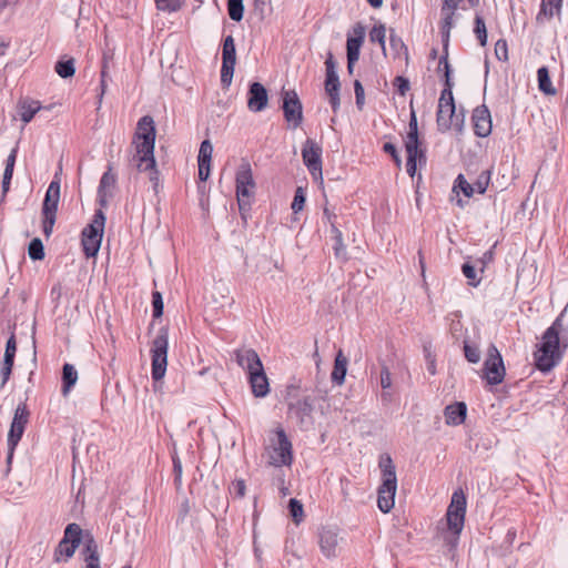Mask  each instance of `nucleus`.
<instances>
[{
	"label": "nucleus",
	"instance_id": "1",
	"mask_svg": "<svg viewBox=\"0 0 568 568\" xmlns=\"http://www.w3.org/2000/svg\"><path fill=\"white\" fill-rule=\"evenodd\" d=\"M132 144L135 153L130 160L131 163L136 166L138 171L149 173L153 189L158 192L159 172L154 159L155 125L152 116L144 115L139 120Z\"/></svg>",
	"mask_w": 568,
	"mask_h": 568
},
{
	"label": "nucleus",
	"instance_id": "2",
	"mask_svg": "<svg viewBox=\"0 0 568 568\" xmlns=\"http://www.w3.org/2000/svg\"><path fill=\"white\" fill-rule=\"evenodd\" d=\"M561 317L562 314L546 329L540 346L534 354L536 366L541 372H549L561 359L562 353L559 346V334L562 328Z\"/></svg>",
	"mask_w": 568,
	"mask_h": 568
},
{
	"label": "nucleus",
	"instance_id": "3",
	"mask_svg": "<svg viewBox=\"0 0 568 568\" xmlns=\"http://www.w3.org/2000/svg\"><path fill=\"white\" fill-rule=\"evenodd\" d=\"M379 467L383 473V483L378 488L377 505L381 511L388 513L394 507L397 489L395 466L389 456L381 459Z\"/></svg>",
	"mask_w": 568,
	"mask_h": 568
},
{
	"label": "nucleus",
	"instance_id": "4",
	"mask_svg": "<svg viewBox=\"0 0 568 568\" xmlns=\"http://www.w3.org/2000/svg\"><path fill=\"white\" fill-rule=\"evenodd\" d=\"M236 199L241 216L246 219V214L251 209V197L254 195L255 181L251 164L243 160L239 165L235 176Z\"/></svg>",
	"mask_w": 568,
	"mask_h": 568
},
{
	"label": "nucleus",
	"instance_id": "5",
	"mask_svg": "<svg viewBox=\"0 0 568 568\" xmlns=\"http://www.w3.org/2000/svg\"><path fill=\"white\" fill-rule=\"evenodd\" d=\"M83 538V529L75 523L69 524L63 532L62 539L59 541L54 550V561L57 564L67 562L75 550L80 547Z\"/></svg>",
	"mask_w": 568,
	"mask_h": 568
},
{
	"label": "nucleus",
	"instance_id": "6",
	"mask_svg": "<svg viewBox=\"0 0 568 568\" xmlns=\"http://www.w3.org/2000/svg\"><path fill=\"white\" fill-rule=\"evenodd\" d=\"M169 331L161 327L152 343V368L151 374L154 381H161L168 366Z\"/></svg>",
	"mask_w": 568,
	"mask_h": 568
},
{
	"label": "nucleus",
	"instance_id": "7",
	"mask_svg": "<svg viewBox=\"0 0 568 568\" xmlns=\"http://www.w3.org/2000/svg\"><path fill=\"white\" fill-rule=\"evenodd\" d=\"M466 497L462 489L453 493L450 504L447 508L446 519L448 529L453 534L452 546H455L458 535L462 532L465 523Z\"/></svg>",
	"mask_w": 568,
	"mask_h": 568
},
{
	"label": "nucleus",
	"instance_id": "8",
	"mask_svg": "<svg viewBox=\"0 0 568 568\" xmlns=\"http://www.w3.org/2000/svg\"><path fill=\"white\" fill-rule=\"evenodd\" d=\"M105 216L101 210L97 211L92 222L82 231V247L87 257L98 254L103 236Z\"/></svg>",
	"mask_w": 568,
	"mask_h": 568
},
{
	"label": "nucleus",
	"instance_id": "9",
	"mask_svg": "<svg viewBox=\"0 0 568 568\" xmlns=\"http://www.w3.org/2000/svg\"><path fill=\"white\" fill-rule=\"evenodd\" d=\"M314 400L311 396L298 397L288 403V417L301 428L307 429L313 425Z\"/></svg>",
	"mask_w": 568,
	"mask_h": 568
},
{
	"label": "nucleus",
	"instance_id": "10",
	"mask_svg": "<svg viewBox=\"0 0 568 568\" xmlns=\"http://www.w3.org/2000/svg\"><path fill=\"white\" fill-rule=\"evenodd\" d=\"M29 416L30 412L26 403H20L14 410V415L8 434L9 460L11 459L14 448L24 433L26 426L29 422Z\"/></svg>",
	"mask_w": 568,
	"mask_h": 568
},
{
	"label": "nucleus",
	"instance_id": "11",
	"mask_svg": "<svg viewBox=\"0 0 568 568\" xmlns=\"http://www.w3.org/2000/svg\"><path fill=\"white\" fill-rule=\"evenodd\" d=\"M503 357L495 345L488 348V355L484 363V378L489 385H499L505 378Z\"/></svg>",
	"mask_w": 568,
	"mask_h": 568
},
{
	"label": "nucleus",
	"instance_id": "12",
	"mask_svg": "<svg viewBox=\"0 0 568 568\" xmlns=\"http://www.w3.org/2000/svg\"><path fill=\"white\" fill-rule=\"evenodd\" d=\"M464 113H456L455 104L438 103L437 110V128L440 132H446L454 128L457 132H462L464 126Z\"/></svg>",
	"mask_w": 568,
	"mask_h": 568
},
{
	"label": "nucleus",
	"instance_id": "13",
	"mask_svg": "<svg viewBox=\"0 0 568 568\" xmlns=\"http://www.w3.org/2000/svg\"><path fill=\"white\" fill-rule=\"evenodd\" d=\"M277 443L270 453V464L275 467L291 466L293 462L292 443L283 428L276 429Z\"/></svg>",
	"mask_w": 568,
	"mask_h": 568
},
{
	"label": "nucleus",
	"instance_id": "14",
	"mask_svg": "<svg viewBox=\"0 0 568 568\" xmlns=\"http://www.w3.org/2000/svg\"><path fill=\"white\" fill-rule=\"evenodd\" d=\"M283 113L288 125L293 129L298 128L303 122V105L294 90L283 91Z\"/></svg>",
	"mask_w": 568,
	"mask_h": 568
},
{
	"label": "nucleus",
	"instance_id": "15",
	"mask_svg": "<svg viewBox=\"0 0 568 568\" xmlns=\"http://www.w3.org/2000/svg\"><path fill=\"white\" fill-rule=\"evenodd\" d=\"M342 530L336 526H325L318 532V545L322 554L327 557H336L339 551V545L344 541L341 536Z\"/></svg>",
	"mask_w": 568,
	"mask_h": 568
},
{
	"label": "nucleus",
	"instance_id": "16",
	"mask_svg": "<svg viewBox=\"0 0 568 568\" xmlns=\"http://www.w3.org/2000/svg\"><path fill=\"white\" fill-rule=\"evenodd\" d=\"M236 63V49L234 38L227 36L223 41L221 83L224 88L230 87Z\"/></svg>",
	"mask_w": 568,
	"mask_h": 568
},
{
	"label": "nucleus",
	"instance_id": "17",
	"mask_svg": "<svg viewBox=\"0 0 568 568\" xmlns=\"http://www.w3.org/2000/svg\"><path fill=\"white\" fill-rule=\"evenodd\" d=\"M305 166L314 179L322 178V148L312 139H307L302 149Z\"/></svg>",
	"mask_w": 568,
	"mask_h": 568
},
{
	"label": "nucleus",
	"instance_id": "18",
	"mask_svg": "<svg viewBox=\"0 0 568 568\" xmlns=\"http://www.w3.org/2000/svg\"><path fill=\"white\" fill-rule=\"evenodd\" d=\"M79 556L85 568H100V548L90 530H83Z\"/></svg>",
	"mask_w": 568,
	"mask_h": 568
},
{
	"label": "nucleus",
	"instance_id": "19",
	"mask_svg": "<svg viewBox=\"0 0 568 568\" xmlns=\"http://www.w3.org/2000/svg\"><path fill=\"white\" fill-rule=\"evenodd\" d=\"M268 94L265 87L260 82L250 84L247 92V108L252 112H261L267 106Z\"/></svg>",
	"mask_w": 568,
	"mask_h": 568
},
{
	"label": "nucleus",
	"instance_id": "20",
	"mask_svg": "<svg viewBox=\"0 0 568 568\" xmlns=\"http://www.w3.org/2000/svg\"><path fill=\"white\" fill-rule=\"evenodd\" d=\"M60 201V180L54 176V180L48 186L45 196L42 204V216H57L58 204Z\"/></svg>",
	"mask_w": 568,
	"mask_h": 568
},
{
	"label": "nucleus",
	"instance_id": "21",
	"mask_svg": "<svg viewBox=\"0 0 568 568\" xmlns=\"http://www.w3.org/2000/svg\"><path fill=\"white\" fill-rule=\"evenodd\" d=\"M474 132L477 136L486 138L491 132V116L486 105L477 106L473 112Z\"/></svg>",
	"mask_w": 568,
	"mask_h": 568
},
{
	"label": "nucleus",
	"instance_id": "22",
	"mask_svg": "<svg viewBox=\"0 0 568 568\" xmlns=\"http://www.w3.org/2000/svg\"><path fill=\"white\" fill-rule=\"evenodd\" d=\"M235 359L239 366L246 369L248 374L257 369L261 371L263 367L258 354L252 348L237 349L235 352Z\"/></svg>",
	"mask_w": 568,
	"mask_h": 568
},
{
	"label": "nucleus",
	"instance_id": "23",
	"mask_svg": "<svg viewBox=\"0 0 568 568\" xmlns=\"http://www.w3.org/2000/svg\"><path fill=\"white\" fill-rule=\"evenodd\" d=\"M115 183L116 176L112 173V169L109 168L108 171L103 173L98 189L99 202L102 206L108 204V200L112 196Z\"/></svg>",
	"mask_w": 568,
	"mask_h": 568
},
{
	"label": "nucleus",
	"instance_id": "24",
	"mask_svg": "<svg viewBox=\"0 0 568 568\" xmlns=\"http://www.w3.org/2000/svg\"><path fill=\"white\" fill-rule=\"evenodd\" d=\"M248 381L252 387V393L255 397H265L270 392V385L264 368L251 372Z\"/></svg>",
	"mask_w": 568,
	"mask_h": 568
},
{
	"label": "nucleus",
	"instance_id": "25",
	"mask_svg": "<svg viewBox=\"0 0 568 568\" xmlns=\"http://www.w3.org/2000/svg\"><path fill=\"white\" fill-rule=\"evenodd\" d=\"M353 37H348L346 41L347 58L359 59L361 47L365 39V28L357 23L353 28Z\"/></svg>",
	"mask_w": 568,
	"mask_h": 568
},
{
	"label": "nucleus",
	"instance_id": "26",
	"mask_svg": "<svg viewBox=\"0 0 568 568\" xmlns=\"http://www.w3.org/2000/svg\"><path fill=\"white\" fill-rule=\"evenodd\" d=\"M562 0H541L540 9L536 16V22L542 24L549 21L554 16L560 14Z\"/></svg>",
	"mask_w": 568,
	"mask_h": 568
},
{
	"label": "nucleus",
	"instance_id": "27",
	"mask_svg": "<svg viewBox=\"0 0 568 568\" xmlns=\"http://www.w3.org/2000/svg\"><path fill=\"white\" fill-rule=\"evenodd\" d=\"M467 414V406L464 402H456L446 406L444 410L447 425L457 426L464 423Z\"/></svg>",
	"mask_w": 568,
	"mask_h": 568
},
{
	"label": "nucleus",
	"instance_id": "28",
	"mask_svg": "<svg viewBox=\"0 0 568 568\" xmlns=\"http://www.w3.org/2000/svg\"><path fill=\"white\" fill-rule=\"evenodd\" d=\"M339 78L337 75H326L325 91L329 97V103L334 112H337L341 105L339 100Z\"/></svg>",
	"mask_w": 568,
	"mask_h": 568
},
{
	"label": "nucleus",
	"instance_id": "29",
	"mask_svg": "<svg viewBox=\"0 0 568 568\" xmlns=\"http://www.w3.org/2000/svg\"><path fill=\"white\" fill-rule=\"evenodd\" d=\"M407 152L406 171L410 178H414L417 169V161H426L425 152L418 148L405 146Z\"/></svg>",
	"mask_w": 568,
	"mask_h": 568
},
{
	"label": "nucleus",
	"instance_id": "30",
	"mask_svg": "<svg viewBox=\"0 0 568 568\" xmlns=\"http://www.w3.org/2000/svg\"><path fill=\"white\" fill-rule=\"evenodd\" d=\"M347 372V358L343 355L342 351H339L335 357L334 368L332 372V381L337 384L342 385L345 381Z\"/></svg>",
	"mask_w": 568,
	"mask_h": 568
},
{
	"label": "nucleus",
	"instance_id": "31",
	"mask_svg": "<svg viewBox=\"0 0 568 568\" xmlns=\"http://www.w3.org/2000/svg\"><path fill=\"white\" fill-rule=\"evenodd\" d=\"M389 48L394 59H399L402 55H404L406 60L408 59V49L394 29L389 30Z\"/></svg>",
	"mask_w": 568,
	"mask_h": 568
},
{
	"label": "nucleus",
	"instance_id": "32",
	"mask_svg": "<svg viewBox=\"0 0 568 568\" xmlns=\"http://www.w3.org/2000/svg\"><path fill=\"white\" fill-rule=\"evenodd\" d=\"M78 381V372L72 364L65 363L62 368V394L67 395Z\"/></svg>",
	"mask_w": 568,
	"mask_h": 568
},
{
	"label": "nucleus",
	"instance_id": "33",
	"mask_svg": "<svg viewBox=\"0 0 568 568\" xmlns=\"http://www.w3.org/2000/svg\"><path fill=\"white\" fill-rule=\"evenodd\" d=\"M418 123L415 111L410 110L409 123H408V133L405 140V146L418 148Z\"/></svg>",
	"mask_w": 568,
	"mask_h": 568
},
{
	"label": "nucleus",
	"instance_id": "34",
	"mask_svg": "<svg viewBox=\"0 0 568 568\" xmlns=\"http://www.w3.org/2000/svg\"><path fill=\"white\" fill-rule=\"evenodd\" d=\"M539 90L546 94H555L556 90L551 84L549 71L546 67H541L537 71Z\"/></svg>",
	"mask_w": 568,
	"mask_h": 568
},
{
	"label": "nucleus",
	"instance_id": "35",
	"mask_svg": "<svg viewBox=\"0 0 568 568\" xmlns=\"http://www.w3.org/2000/svg\"><path fill=\"white\" fill-rule=\"evenodd\" d=\"M453 191L456 193L463 192L465 196L470 197L475 193V187L463 174H458L454 182Z\"/></svg>",
	"mask_w": 568,
	"mask_h": 568
},
{
	"label": "nucleus",
	"instance_id": "36",
	"mask_svg": "<svg viewBox=\"0 0 568 568\" xmlns=\"http://www.w3.org/2000/svg\"><path fill=\"white\" fill-rule=\"evenodd\" d=\"M369 39L372 42H378L382 47L384 54H386V28L383 23L376 24L369 32Z\"/></svg>",
	"mask_w": 568,
	"mask_h": 568
},
{
	"label": "nucleus",
	"instance_id": "37",
	"mask_svg": "<svg viewBox=\"0 0 568 568\" xmlns=\"http://www.w3.org/2000/svg\"><path fill=\"white\" fill-rule=\"evenodd\" d=\"M29 257L33 261H41L44 258V246L40 239H33L28 246Z\"/></svg>",
	"mask_w": 568,
	"mask_h": 568
},
{
	"label": "nucleus",
	"instance_id": "38",
	"mask_svg": "<svg viewBox=\"0 0 568 568\" xmlns=\"http://www.w3.org/2000/svg\"><path fill=\"white\" fill-rule=\"evenodd\" d=\"M444 12H445V17H444L443 23H442V33H443L444 49H447L448 41H449V32L453 27V17H454L455 10H446Z\"/></svg>",
	"mask_w": 568,
	"mask_h": 568
},
{
	"label": "nucleus",
	"instance_id": "39",
	"mask_svg": "<svg viewBox=\"0 0 568 568\" xmlns=\"http://www.w3.org/2000/svg\"><path fill=\"white\" fill-rule=\"evenodd\" d=\"M227 11L233 21H241L244 13L243 0H227Z\"/></svg>",
	"mask_w": 568,
	"mask_h": 568
},
{
	"label": "nucleus",
	"instance_id": "40",
	"mask_svg": "<svg viewBox=\"0 0 568 568\" xmlns=\"http://www.w3.org/2000/svg\"><path fill=\"white\" fill-rule=\"evenodd\" d=\"M54 69L61 78H71L75 72L74 60L58 61Z\"/></svg>",
	"mask_w": 568,
	"mask_h": 568
},
{
	"label": "nucleus",
	"instance_id": "41",
	"mask_svg": "<svg viewBox=\"0 0 568 568\" xmlns=\"http://www.w3.org/2000/svg\"><path fill=\"white\" fill-rule=\"evenodd\" d=\"M39 110L38 102L23 103L20 106V118L24 123H29Z\"/></svg>",
	"mask_w": 568,
	"mask_h": 568
},
{
	"label": "nucleus",
	"instance_id": "42",
	"mask_svg": "<svg viewBox=\"0 0 568 568\" xmlns=\"http://www.w3.org/2000/svg\"><path fill=\"white\" fill-rule=\"evenodd\" d=\"M474 32H475L476 38L478 39L480 45H483V47L486 45V43H487L486 24H485L484 19L479 14H476V17H475Z\"/></svg>",
	"mask_w": 568,
	"mask_h": 568
},
{
	"label": "nucleus",
	"instance_id": "43",
	"mask_svg": "<svg viewBox=\"0 0 568 568\" xmlns=\"http://www.w3.org/2000/svg\"><path fill=\"white\" fill-rule=\"evenodd\" d=\"M288 510L295 524H300L303 520L304 510L301 501L295 498H291L288 501Z\"/></svg>",
	"mask_w": 568,
	"mask_h": 568
},
{
	"label": "nucleus",
	"instance_id": "44",
	"mask_svg": "<svg viewBox=\"0 0 568 568\" xmlns=\"http://www.w3.org/2000/svg\"><path fill=\"white\" fill-rule=\"evenodd\" d=\"M213 153L212 143L209 140L202 141L199 150L197 162L211 163Z\"/></svg>",
	"mask_w": 568,
	"mask_h": 568
},
{
	"label": "nucleus",
	"instance_id": "45",
	"mask_svg": "<svg viewBox=\"0 0 568 568\" xmlns=\"http://www.w3.org/2000/svg\"><path fill=\"white\" fill-rule=\"evenodd\" d=\"M16 352H17V342H16V336H14V334H12V335L8 338L7 344H6V351H4L3 362H4V363H11V364H13V363H14V357H16Z\"/></svg>",
	"mask_w": 568,
	"mask_h": 568
},
{
	"label": "nucleus",
	"instance_id": "46",
	"mask_svg": "<svg viewBox=\"0 0 568 568\" xmlns=\"http://www.w3.org/2000/svg\"><path fill=\"white\" fill-rule=\"evenodd\" d=\"M332 234H333V239L335 240V244H334L335 255L337 257H341V256L345 255V245L343 243V234L336 225H333Z\"/></svg>",
	"mask_w": 568,
	"mask_h": 568
},
{
	"label": "nucleus",
	"instance_id": "47",
	"mask_svg": "<svg viewBox=\"0 0 568 568\" xmlns=\"http://www.w3.org/2000/svg\"><path fill=\"white\" fill-rule=\"evenodd\" d=\"M463 274L468 280V284L471 286H477L480 283V278L477 275L475 266L469 263H464L462 266Z\"/></svg>",
	"mask_w": 568,
	"mask_h": 568
},
{
	"label": "nucleus",
	"instance_id": "48",
	"mask_svg": "<svg viewBox=\"0 0 568 568\" xmlns=\"http://www.w3.org/2000/svg\"><path fill=\"white\" fill-rule=\"evenodd\" d=\"M445 53L439 58L438 61V72L444 71L445 84L450 85V65L448 62V52L447 49H444Z\"/></svg>",
	"mask_w": 568,
	"mask_h": 568
},
{
	"label": "nucleus",
	"instance_id": "49",
	"mask_svg": "<svg viewBox=\"0 0 568 568\" xmlns=\"http://www.w3.org/2000/svg\"><path fill=\"white\" fill-rule=\"evenodd\" d=\"M489 180V171L481 172L476 182L473 184L475 187V193L484 194L488 187Z\"/></svg>",
	"mask_w": 568,
	"mask_h": 568
},
{
	"label": "nucleus",
	"instance_id": "50",
	"mask_svg": "<svg viewBox=\"0 0 568 568\" xmlns=\"http://www.w3.org/2000/svg\"><path fill=\"white\" fill-rule=\"evenodd\" d=\"M464 353H465L466 359L473 364H476L480 361V351L475 345H470L467 342H465Z\"/></svg>",
	"mask_w": 568,
	"mask_h": 568
},
{
	"label": "nucleus",
	"instance_id": "51",
	"mask_svg": "<svg viewBox=\"0 0 568 568\" xmlns=\"http://www.w3.org/2000/svg\"><path fill=\"white\" fill-rule=\"evenodd\" d=\"M152 307L154 318H159L163 315V297L162 294L158 291L152 293Z\"/></svg>",
	"mask_w": 568,
	"mask_h": 568
},
{
	"label": "nucleus",
	"instance_id": "52",
	"mask_svg": "<svg viewBox=\"0 0 568 568\" xmlns=\"http://www.w3.org/2000/svg\"><path fill=\"white\" fill-rule=\"evenodd\" d=\"M306 197L303 187H297L292 202V210L294 213H298L303 210Z\"/></svg>",
	"mask_w": 568,
	"mask_h": 568
},
{
	"label": "nucleus",
	"instance_id": "53",
	"mask_svg": "<svg viewBox=\"0 0 568 568\" xmlns=\"http://www.w3.org/2000/svg\"><path fill=\"white\" fill-rule=\"evenodd\" d=\"M495 54H496V58L499 61H507L508 60V45H507L506 40L499 39L495 43Z\"/></svg>",
	"mask_w": 568,
	"mask_h": 568
},
{
	"label": "nucleus",
	"instance_id": "54",
	"mask_svg": "<svg viewBox=\"0 0 568 568\" xmlns=\"http://www.w3.org/2000/svg\"><path fill=\"white\" fill-rule=\"evenodd\" d=\"M173 460V473H174V483L178 487L182 485V463L176 455L172 456Z\"/></svg>",
	"mask_w": 568,
	"mask_h": 568
},
{
	"label": "nucleus",
	"instance_id": "55",
	"mask_svg": "<svg viewBox=\"0 0 568 568\" xmlns=\"http://www.w3.org/2000/svg\"><path fill=\"white\" fill-rule=\"evenodd\" d=\"M393 83H394V87H396V89L400 95H405L407 93V91L410 89L408 79L405 77H402V75H397L394 79Z\"/></svg>",
	"mask_w": 568,
	"mask_h": 568
},
{
	"label": "nucleus",
	"instance_id": "56",
	"mask_svg": "<svg viewBox=\"0 0 568 568\" xmlns=\"http://www.w3.org/2000/svg\"><path fill=\"white\" fill-rule=\"evenodd\" d=\"M354 91H355L356 105L359 110H362L364 102H365V92H364V88L359 80H355Z\"/></svg>",
	"mask_w": 568,
	"mask_h": 568
},
{
	"label": "nucleus",
	"instance_id": "57",
	"mask_svg": "<svg viewBox=\"0 0 568 568\" xmlns=\"http://www.w3.org/2000/svg\"><path fill=\"white\" fill-rule=\"evenodd\" d=\"M231 494H234L237 498H243L245 496L246 485L243 479H236L232 483L230 488Z\"/></svg>",
	"mask_w": 568,
	"mask_h": 568
},
{
	"label": "nucleus",
	"instance_id": "58",
	"mask_svg": "<svg viewBox=\"0 0 568 568\" xmlns=\"http://www.w3.org/2000/svg\"><path fill=\"white\" fill-rule=\"evenodd\" d=\"M381 386L384 390L390 388V386H392L390 372H389L388 367L385 365L382 366V369H381Z\"/></svg>",
	"mask_w": 568,
	"mask_h": 568
},
{
	"label": "nucleus",
	"instance_id": "59",
	"mask_svg": "<svg viewBox=\"0 0 568 568\" xmlns=\"http://www.w3.org/2000/svg\"><path fill=\"white\" fill-rule=\"evenodd\" d=\"M452 88H453V82L452 81H450V85L449 87L445 84V88H444V90L440 93V98H439L438 103L447 102V103H450V104H455Z\"/></svg>",
	"mask_w": 568,
	"mask_h": 568
},
{
	"label": "nucleus",
	"instance_id": "60",
	"mask_svg": "<svg viewBox=\"0 0 568 568\" xmlns=\"http://www.w3.org/2000/svg\"><path fill=\"white\" fill-rule=\"evenodd\" d=\"M55 220H57V216H43V221H42L43 234L47 237H49L52 234Z\"/></svg>",
	"mask_w": 568,
	"mask_h": 568
},
{
	"label": "nucleus",
	"instance_id": "61",
	"mask_svg": "<svg viewBox=\"0 0 568 568\" xmlns=\"http://www.w3.org/2000/svg\"><path fill=\"white\" fill-rule=\"evenodd\" d=\"M383 150H384V152L388 153L393 158V160L395 161L397 166H400L402 160L397 153L396 146L393 143H389V142L385 143L383 145Z\"/></svg>",
	"mask_w": 568,
	"mask_h": 568
},
{
	"label": "nucleus",
	"instance_id": "62",
	"mask_svg": "<svg viewBox=\"0 0 568 568\" xmlns=\"http://www.w3.org/2000/svg\"><path fill=\"white\" fill-rule=\"evenodd\" d=\"M12 367H13V364L11 363H2V367H1V371H0V375H1V387H3L7 382L9 381L10 378V375H11V372H12Z\"/></svg>",
	"mask_w": 568,
	"mask_h": 568
},
{
	"label": "nucleus",
	"instance_id": "63",
	"mask_svg": "<svg viewBox=\"0 0 568 568\" xmlns=\"http://www.w3.org/2000/svg\"><path fill=\"white\" fill-rule=\"evenodd\" d=\"M199 164V179L206 181L211 173V163L197 162Z\"/></svg>",
	"mask_w": 568,
	"mask_h": 568
},
{
	"label": "nucleus",
	"instance_id": "64",
	"mask_svg": "<svg viewBox=\"0 0 568 568\" xmlns=\"http://www.w3.org/2000/svg\"><path fill=\"white\" fill-rule=\"evenodd\" d=\"M326 67V75H337L336 63L334 61L333 54L329 52L327 59L325 61Z\"/></svg>",
	"mask_w": 568,
	"mask_h": 568
}]
</instances>
